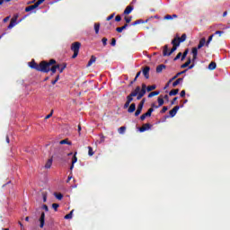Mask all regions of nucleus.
<instances>
[{
	"mask_svg": "<svg viewBox=\"0 0 230 230\" xmlns=\"http://www.w3.org/2000/svg\"><path fill=\"white\" fill-rule=\"evenodd\" d=\"M55 64H57V60L55 59H50L49 61L43 60L40 62V64H37L35 59H32L29 62V67H31V69L40 71V73H49V71H51L52 74H55L57 73V69H60V65Z\"/></svg>",
	"mask_w": 230,
	"mask_h": 230,
	"instance_id": "1",
	"label": "nucleus"
},
{
	"mask_svg": "<svg viewBox=\"0 0 230 230\" xmlns=\"http://www.w3.org/2000/svg\"><path fill=\"white\" fill-rule=\"evenodd\" d=\"M177 40V39H173L172 40V48L170 50V52H168V45H165L164 47V50H163V55L164 57H170V55H172V53H174V51H177V48H179V42L175 43V41Z\"/></svg>",
	"mask_w": 230,
	"mask_h": 230,
	"instance_id": "2",
	"label": "nucleus"
},
{
	"mask_svg": "<svg viewBox=\"0 0 230 230\" xmlns=\"http://www.w3.org/2000/svg\"><path fill=\"white\" fill-rule=\"evenodd\" d=\"M80 48H82V43L79 41L72 43L70 48L71 51L74 52L72 58H76V57H78V53H80Z\"/></svg>",
	"mask_w": 230,
	"mask_h": 230,
	"instance_id": "3",
	"label": "nucleus"
},
{
	"mask_svg": "<svg viewBox=\"0 0 230 230\" xmlns=\"http://www.w3.org/2000/svg\"><path fill=\"white\" fill-rule=\"evenodd\" d=\"M139 91H141V87L137 86L136 89L133 92H131L129 95L127 96V101L132 103L135 96H137H137L139 94Z\"/></svg>",
	"mask_w": 230,
	"mask_h": 230,
	"instance_id": "4",
	"label": "nucleus"
},
{
	"mask_svg": "<svg viewBox=\"0 0 230 230\" xmlns=\"http://www.w3.org/2000/svg\"><path fill=\"white\" fill-rule=\"evenodd\" d=\"M146 84H142V88H140V91L138 92L137 100H141V98L146 94Z\"/></svg>",
	"mask_w": 230,
	"mask_h": 230,
	"instance_id": "5",
	"label": "nucleus"
},
{
	"mask_svg": "<svg viewBox=\"0 0 230 230\" xmlns=\"http://www.w3.org/2000/svg\"><path fill=\"white\" fill-rule=\"evenodd\" d=\"M18 17H19L18 15H14V17H13L11 19V22H10L9 25L7 26V30H12V28H13L17 24Z\"/></svg>",
	"mask_w": 230,
	"mask_h": 230,
	"instance_id": "6",
	"label": "nucleus"
},
{
	"mask_svg": "<svg viewBox=\"0 0 230 230\" xmlns=\"http://www.w3.org/2000/svg\"><path fill=\"white\" fill-rule=\"evenodd\" d=\"M142 73L145 76V78L146 80H148V78H150V66H145L143 69H142Z\"/></svg>",
	"mask_w": 230,
	"mask_h": 230,
	"instance_id": "7",
	"label": "nucleus"
},
{
	"mask_svg": "<svg viewBox=\"0 0 230 230\" xmlns=\"http://www.w3.org/2000/svg\"><path fill=\"white\" fill-rule=\"evenodd\" d=\"M152 128V125L150 123L143 124L141 128H139V132H146V130H150Z\"/></svg>",
	"mask_w": 230,
	"mask_h": 230,
	"instance_id": "8",
	"label": "nucleus"
},
{
	"mask_svg": "<svg viewBox=\"0 0 230 230\" xmlns=\"http://www.w3.org/2000/svg\"><path fill=\"white\" fill-rule=\"evenodd\" d=\"M181 109L180 106H175L172 110H171L169 111L170 117L171 118H175L177 112L179 111V110Z\"/></svg>",
	"mask_w": 230,
	"mask_h": 230,
	"instance_id": "9",
	"label": "nucleus"
},
{
	"mask_svg": "<svg viewBox=\"0 0 230 230\" xmlns=\"http://www.w3.org/2000/svg\"><path fill=\"white\" fill-rule=\"evenodd\" d=\"M46 222V214L44 212L41 213L40 217V227L42 229L44 227V224Z\"/></svg>",
	"mask_w": 230,
	"mask_h": 230,
	"instance_id": "10",
	"label": "nucleus"
},
{
	"mask_svg": "<svg viewBox=\"0 0 230 230\" xmlns=\"http://www.w3.org/2000/svg\"><path fill=\"white\" fill-rule=\"evenodd\" d=\"M199 48H192L191 53H192V62H195L197 60V56L199 55Z\"/></svg>",
	"mask_w": 230,
	"mask_h": 230,
	"instance_id": "11",
	"label": "nucleus"
},
{
	"mask_svg": "<svg viewBox=\"0 0 230 230\" xmlns=\"http://www.w3.org/2000/svg\"><path fill=\"white\" fill-rule=\"evenodd\" d=\"M186 71H188V69H185L181 72L177 73L172 78H171L169 80V84H172V82H173V80H177V78H179V76H181V75H184V73H186Z\"/></svg>",
	"mask_w": 230,
	"mask_h": 230,
	"instance_id": "12",
	"label": "nucleus"
},
{
	"mask_svg": "<svg viewBox=\"0 0 230 230\" xmlns=\"http://www.w3.org/2000/svg\"><path fill=\"white\" fill-rule=\"evenodd\" d=\"M164 105V99L159 97L158 98V106H155V104H152V107H155V109H159V107H163Z\"/></svg>",
	"mask_w": 230,
	"mask_h": 230,
	"instance_id": "13",
	"label": "nucleus"
},
{
	"mask_svg": "<svg viewBox=\"0 0 230 230\" xmlns=\"http://www.w3.org/2000/svg\"><path fill=\"white\" fill-rule=\"evenodd\" d=\"M206 38H201L200 40H199V43L198 45V49H201V48H204V46H206Z\"/></svg>",
	"mask_w": 230,
	"mask_h": 230,
	"instance_id": "14",
	"label": "nucleus"
},
{
	"mask_svg": "<svg viewBox=\"0 0 230 230\" xmlns=\"http://www.w3.org/2000/svg\"><path fill=\"white\" fill-rule=\"evenodd\" d=\"M132 10H134V6L132 5L127 6L126 9L124 10V15H128L132 13Z\"/></svg>",
	"mask_w": 230,
	"mask_h": 230,
	"instance_id": "15",
	"label": "nucleus"
},
{
	"mask_svg": "<svg viewBox=\"0 0 230 230\" xmlns=\"http://www.w3.org/2000/svg\"><path fill=\"white\" fill-rule=\"evenodd\" d=\"M77 161H78V157H76V152H75L72 157V164L70 166V170H73V168H75V164H76Z\"/></svg>",
	"mask_w": 230,
	"mask_h": 230,
	"instance_id": "16",
	"label": "nucleus"
},
{
	"mask_svg": "<svg viewBox=\"0 0 230 230\" xmlns=\"http://www.w3.org/2000/svg\"><path fill=\"white\" fill-rule=\"evenodd\" d=\"M186 38H187L186 33H183V34L181 35V37H180V38H174V39H176V40H178L179 45L181 46V42H184V41L186 40Z\"/></svg>",
	"mask_w": 230,
	"mask_h": 230,
	"instance_id": "17",
	"label": "nucleus"
},
{
	"mask_svg": "<svg viewBox=\"0 0 230 230\" xmlns=\"http://www.w3.org/2000/svg\"><path fill=\"white\" fill-rule=\"evenodd\" d=\"M36 8H39V5L37 4H34L32 5L27 6L25 8V12H31V10H35Z\"/></svg>",
	"mask_w": 230,
	"mask_h": 230,
	"instance_id": "18",
	"label": "nucleus"
},
{
	"mask_svg": "<svg viewBox=\"0 0 230 230\" xmlns=\"http://www.w3.org/2000/svg\"><path fill=\"white\" fill-rule=\"evenodd\" d=\"M94 62H96V58L94 56H91V58L87 64V67H91L94 64Z\"/></svg>",
	"mask_w": 230,
	"mask_h": 230,
	"instance_id": "19",
	"label": "nucleus"
},
{
	"mask_svg": "<svg viewBox=\"0 0 230 230\" xmlns=\"http://www.w3.org/2000/svg\"><path fill=\"white\" fill-rule=\"evenodd\" d=\"M128 27V24L125 23L122 27L116 28V31H118V33H121L123 30H127Z\"/></svg>",
	"mask_w": 230,
	"mask_h": 230,
	"instance_id": "20",
	"label": "nucleus"
},
{
	"mask_svg": "<svg viewBox=\"0 0 230 230\" xmlns=\"http://www.w3.org/2000/svg\"><path fill=\"white\" fill-rule=\"evenodd\" d=\"M135 111H136V103H131L128 109V112H129V114H132V112H134Z\"/></svg>",
	"mask_w": 230,
	"mask_h": 230,
	"instance_id": "21",
	"label": "nucleus"
},
{
	"mask_svg": "<svg viewBox=\"0 0 230 230\" xmlns=\"http://www.w3.org/2000/svg\"><path fill=\"white\" fill-rule=\"evenodd\" d=\"M208 69H209V71H215V69H217V63L212 61L208 65Z\"/></svg>",
	"mask_w": 230,
	"mask_h": 230,
	"instance_id": "22",
	"label": "nucleus"
},
{
	"mask_svg": "<svg viewBox=\"0 0 230 230\" xmlns=\"http://www.w3.org/2000/svg\"><path fill=\"white\" fill-rule=\"evenodd\" d=\"M166 67L165 65H159L156 66V73H163V69H164Z\"/></svg>",
	"mask_w": 230,
	"mask_h": 230,
	"instance_id": "23",
	"label": "nucleus"
},
{
	"mask_svg": "<svg viewBox=\"0 0 230 230\" xmlns=\"http://www.w3.org/2000/svg\"><path fill=\"white\" fill-rule=\"evenodd\" d=\"M179 94V89H172L169 93V96H177Z\"/></svg>",
	"mask_w": 230,
	"mask_h": 230,
	"instance_id": "24",
	"label": "nucleus"
},
{
	"mask_svg": "<svg viewBox=\"0 0 230 230\" xmlns=\"http://www.w3.org/2000/svg\"><path fill=\"white\" fill-rule=\"evenodd\" d=\"M51 164H53V158H50L47 161L46 164H45V168L49 169L51 168Z\"/></svg>",
	"mask_w": 230,
	"mask_h": 230,
	"instance_id": "25",
	"label": "nucleus"
},
{
	"mask_svg": "<svg viewBox=\"0 0 230 230\" xmlns=\"http://www.w3.org/2000/svg\"><path fill=\"white\" fill-rule=\"evenodd\" d=\"M190 64H191V58H188L186 63H184L181 66V69H184V68L188 67V66H190Z\"/></svg>",
	"mask_w": 230,
	"mask_h": 230,
	"instance_id": "26",
	"label": "nucleus"
},
{
	"mask_svg": "<svg viewBox=\"0 0 230 230\" xmlns=\"http://www.w3.org/2000/svg\"><path fill=\"white\" fill-rule=\"evenodd\" d=\"M66 67H67V64L64 63L62 65H59V68H58V69L59 73H64V69H66Z\"/></svg>",
	"mask_w": 230,
	"mask_h": 230,
	"instance_id": "27",
	"label": "nucleus"
},
{
	"mask_svg": "<svg viewBox=\"0 0 230 230\" xmlns=\"http://www.w3.org/2000/svg\"><path fill=\"white\" fill-rule=\"evenodd\" d=\"M184 79L183 78H178L176 81L172 83V87H177L181 82H182Z\"/></svg>",
	"mask_w": 230,
	"mask_h": 230,
	"instance_id": "28",
	"label": "nucleus"
},
{
	"mask_svg": "<svg viewBox=\"0 0 230 230\" xmlns=\"http://www.w3.org/2000/svg\"><path fill=\"white\" fill-rule=\"evenodd\" d=\"M59 145H69V146H71V145H73V143L69 142V140L67 138H66V139L61 140L59 142Z\"/></svg>",
	"mask_w": 230,
	"mask_h": 230,
	"instance_id": "29",
	"label": "nucleus"
},
{
	"mask_svg": "<svg viewBox=\"0 0 230 230\" xmlns=\"http://www.w3.org/2000/svg\"><path fill=\"white\" fill-rule=\"evenodd\" d=\"M154 96H159V91H155V92H151L149 94H148V98H154Z\"/></svg>",
	"mask_w": 230,
	"mask_h": 230,
	"instance_id": "30",
	"label": "nucleus"
},
{
	"mask_svg": "<svg viewBox=\"0 0 230 230\" xmlns=\"http://www.w3.org/2000/svg\"><path fill=\"white\" fill-rule=\"evenodd\" d=\"M190 52V50L188 49H185V51L183 52V54H181V62L186 58V57H188V53Z\"/></svg>",
	"mask_w": 230,
	"mask_h": 230,
	"instance_id": "31",
	"label": "nucleus"
},
{
	"mask_svg": "<svg viewBox=\"0 0 230 230\" xmlns=\"http://www.w3.org/2000/svg\"><path fill=\"white\" fill-rule=\"evenodd\" d=\"M156 87L157 86L155 84L149 85L146 87V91H147V93H150L151 91H155Z\"/></svg>",
	"mask_w": 230,
	"mask_h": 230,
	"instance_id": "32",
	"label": "nucleus"
},
{
	"mask_svg": "<svg viewBox=\"0 0 230 230\" xmlns=\"http://www.w3.org/2000/svg\"><path fill=\"white\" fill-rule=\"evenodd\" d=\"M213 37H215V34L210 35V36L208 37V40L206 41V42H207V43H206V47H207V48H209V44H210L211 40H213Z\"/></svg>",
	"mask_w": 230,
	"mask_h": 230,
	"instance_id": "33",
	"label": "nucleus"
},
{
	"mask_svg": "<svg viewBox=\"0 0 230 230\" xmlns=\"http://www.w3.org/2000/svg\"><path fill=\"white\" fill-rule=\"evenodd\" d=\"M143 111V107L142 106H137V109L135 112V116H139V114H141V111Z\"/></svg>",
	"mask_w": 230,
	"mask_h": 230,
	"instance_id": "34",
	"label": "nucleus"
},
{
	"mask_svg": "<svg viewBox=\"0 0 230 230\" xmlns=\"http://www.w3.org/2000/svg\"><path fill=\"white\" fill-rule=\"evenodd\" d=\"M152 112H154V108H150L147 112L144 113L147 118H150L152 116Z\"/></svg>",
	"mask_w": 230,
	"mask_h": 230,
	"instance_id": "35",
	"label": "nucleus"
},
{
	"mask_svg": "<svg viewBox=\"0 0 230 230\" xmlns=\"http://www.w3.org/2000/svg\"><path fill=\"white\" fill-rule=\"evenodd\" d=\"M94 30L96 35H98L100 33V23H94Z\"/></svg>",
	"mask_w": 230,
	"mask_h": 230,
	"instance_id": "36",
	"label": "nucleus"
},
{
	"mask_svg": "<svg viewBox=\"0 0 230 230\" xmlns=\"http://www.w3.org/2000/svg\"><path fill=\"white\" fill-rule=\"evenodd\" d=\"M145 22L140 19V20H137L132 23V26H137V24H143Z\"/></svg>",
	"mask_w": 230,
	"mask_h": 230,
	"instance_id": "37",
	"label": "nucleus"
},
{
	"mask_svg": "<svg viewBox=\"0 0 230 230\" xmlns=\"http://www.w3.org/2000/svg\"><path fill=\"white\" fill-rule=\"evenodd\" d=\"M54 195L58 200H62V199H64V195H62V193H55Z\"/></svg>",
	"mask_w": 230,
	"mask_h": 230,
	"instance_id": "38",
	"label": "nucleus"
},
{
	"mask_svg": "<svg viewBox=\"0 0 230 230\" xmlns=\"http://www.w3.org/2000/svg\"><path fill=\"white\" fill-rule=\"evenodd\" d=\"M73 211H74V210L70 211L69 214H67V215L65 216V219H66V220H69V219L73 218Z\"/></svg>",
	"mask_w": 230,
	"mask_h": 230,
	"instance_id": "39",
	"label": "nucleus"
},
{
	"mask_svg": "<svg viewBox=\"0 0 230 230\" xmlns=\"http://www.w3.org/2000/svg\"><path fill=\"white\" fill-rule=\"evenodd\" d=\"M88 155H90V157H93V155H94V151H93V147L88 146Z\"/></svg>",
	"mask_w": 230,
	"mask_h": 230,
	"instance_id": "40",
	"label": "nucleus"
},
{
	"mask_svg": "<svg viewBox=\"0 0 230 230\" xmlns=\"http://www.w3.org/2000/svg\"><path fill=\"white\" fill-rule=\"evenodd\" d=\"M127 130V128L125 126H122L119 128V134H125V131Z\"/></svg>",
	"mask_w": 230,
	"mask_h": 230,
	"instance_id": "41",
	"label": "nucleus"
},
{
	"mask_svg": "<svg viewBox=\"0 0 230 230\" xmlns=\"http://www.w3.org/2000/svg\"><path fill=\"white\" fill-rule=\"evenodd\" d=\"M52 208L54 211H58V208H60V205L58 203H53Z\"/></svg>",
	"mask_w": 230,
	"mask_h": 230,
	"instance_id": "42",
	"label": "nucleus"
},
{
	"mask_svg": "<svg viewBox=\"0 0 230 230\" xmlns=\"http://www.w3.org/2000/svg\"><path fill=\"white\" fill-rule=\"evenodd\" d=\"M58 80H60V75H58L55 78V80H53L51 82L52 85H55V84H57V82H58Z\"/></svg>",
	"mask_w": 230,
	"mask_h": 230,
	"instance_id": "43",
	"label": "nucleus"
},
{
	"mask_svg": "<svg viewBox=\"0 0 230 230\" xmlns=\"http://www.w3.org/2000/svg\"><path fill=\"white\" fill-rule=\"evenodd\" d=\"M125 21H126V24H128L129 22H131V21H132V16H129V17H127V16H125Z\"/></svg>",
	"mask_w": 230,
	"mask_h": 230,
	"instance_id": "44",
	"label": "nucleus"
},
{
	"mask_svg": "<svg viewBox=\"0 0 230 230\" xmlns=\"http://www.w3.org/2000/svg\"><path fill=\"white\" fill-rule=\"evenodd\" d=\"M181 57H182V52H179L178 54H177V56L174 58V61H177V60H179V58H181Z\"/></svg>",
	"mask_w": 230,
	"mask_h": 230,
	"instance_id": "45",
	"label": "nucleus"
},
{
	"mask_svg": "<svg viewBox=\"0 0 230 230\" xmlns=\"http://www.w3.org/2000/svg\"><path fill=\"white\" fill-rule=\"evenodd\" d=\"M114 15H116V13H111L110 16L106 18V21H111V19H114Z\"/></svg>",
	"mask_w": 230,
	"mask_h": 230,
	"instance_id": "46",
	"label": "nucleus"
},
{
	"mask_svg": "<svg viewBox=\"0 0 230 230\" xmlns=\"http://www.w3.org/2000/svg\"><path fill=\"white\" fill-rule=\"evenodd\" d=\"M139 76H141V71L137 72L135 78H134V82L137 81V78H139Z\"/></svg>",
	"mask_w": 230,
	"mask_h": 230,
	"instance_id": "47",
	"label": "nucleus"
},
{
	"mask_svg": "<svg viewBox=\"0 0 230 230\" xmlns=\"http://www.w3.org/2000/svg\"><path fill=\"white\" fill-rule=\"evenodd\" d=\"M166 111H168V108L166 106H164L160 112H161V114H164V112H166Z\"/></svg>",
	"mask_w": 230,
	"mask_h": 230,
	"instance_id": "48",
	"label": "nucleus"
},
{
	"mask_svg": "<svg viewBox=\"0 0 230 230\" xmlns=\"http://www.w3.org/2000/svg\"><path fill=\"white\" fill-rule=\"evenodd\" d=\"M44 1L46 0H37V2L35 3L38 6H40V4H42V3H44Z\"/></svg>",
	"mask_w": 230,
	"mask_h": 230,
	"instance_id": "49",
	"label": "nucleus"
},
{
	"mask_svg": "<svg viewBox=\"0 0 230 230\" xmlns=\"http://www.w3.org/2000/svg\"><path fill=\"white\" fill-rule=\"evenodd\" d=\"M164 19H165V21H170V20L172 19V16L170 15V14H167V15L164 16Z\"/></svg>",
	"mask_w": 230,
	"mask_h": 230,
	"instance_id": "50",
	"label": "nucleus"
},
{
	"mask_svg": "<svg viewBox=\"0 0 230 230\" xmlns=\"http://www.w3.org/2000/svg\"><path fill=\"white\" fill-rule=\"evenodd\" d=\"M53 116V110H51L50 113L45 117V119H49Z\"/></svg>",
	"mask_w": 230,
	"mask_h": 230,
	"instance_id": "51",
	"label": "nucleus"
},
{
	"mask_svg": "<svg viewBox=\"0 0 230 230\" xmlns=\"http://www.w3.org/2000/svg\"><path fill=\"white\" fill-rule=\"evenodd\" d=\"M180 96H181V98H184V96H186V91H185V90H182V91L181 92V93H180Z\"/></svg>",
	"mask_w": 230,
	"mask_h": 230,
	"instance_id": "52",
	"label": "nucleus"
},
{
	"mask_svg": "<svg viewBox=\"0 0 230 230\" xmlns=\"http://www.w3.org/2000/svg\"><path fill=\"white\" fill-rule=\"evenodd\" d=\"M107 40H108L107 38H102V42L103 46H107Z\"/></svg>",
	"mask_w": 230,
	"mask_h": 230,
	"instance_id": "53",
	"label": "nucleus"
},
{
	"mask_svg": "<svg viewBox=\"0 0 230 230\" xmlns=\"http://www.w3.org/2000/svg\"><path fill=\"white\" fill-rule=\"evenodd\" d=\"M146 118H147V117L146 116L145 113L140 116L141 121H145V119H146Z\"/></svg>",
	"mask_w": 230,
	"mask_h": 230,
	"instance_id": "54",
	"label": "nucleus"
},
{
	"mask_svg": "<svg viewBox=\"0 0 230 230\" xmlns=\"http://www.w3.org/2000/svg\"><path fill=\"white\" fill-rule=\"evenodd\" d=\"M115 21H116V22H119V21H121V16L120 15H117L115 17Z\"/></svg>",
	"mask_w": 230,
	"mask_h": 230,
	"instance_id": "55",
	"label": "nucleus"
},
{
	"mask_svg": "<svg viewBox=\"0 0 230 230\" xmlns=\"http://www.w3.org/2000/svg\"><path fill=\"white\" fill-rule=\"evenodd\" d=\"M144 105H145V99H143V100L139 102L138 106L143 108Z\"/></svg>",
	"mask_w": 230,
	"mask_h": 230,
	"instance_id": "56",
	"label": "nucleus"
},
{
	"mask_svg": "<svg viewBox=\"0 0 230 230\" xmlns=\"http://www.w3.org/2000/svg\"><path fill=\"white\" fill-rule=\"evenodd\" d=\"M144 105H145V99H143V100L139 102L138 106L143 108Z\"/></svg>",
	"mask_w": 230,
	"mask_h": 230,
	"instance_id": "57",
	"label": "nucleus"
},
{
	"mask_svg": "<svg viewBox=\"0 0 230 230\" xmlns=\"http://www.w3.org/2000/svg\"><path fill=\"white\" fill-rule=\"evenodd\" d=\"M176 100H179V98L178 97H174L173 99H172V101L171 102V105H175V101Z\"/></svg>",
	"mask_w": 230,
	"mask_h": 230,
	"instance_id": "58",
	"label": "nucleus"
},
{
	"mask_svg": "<svg viewBox=\"0 0 230 230\" xmlns=\"http://www.w3.org/2000/svg\"><path fill=\"white\" fill-rule=\"evenodd\" d=\"M111 46H116V39L111 40Z\"/></svg>",
	"mask_w": 230,
	"mask_h": 230,
	"instance_id": "59",
	"label": "nucleus"
},
{
	"mask_svg": "<svg viewBox=\"0 0 230 230\" xmlns=\"http://www.w3.org/2000/svg\"><path fill=\"white\" fill-rule=\"evenodd\" d=\"M222 34H224V31H217L215 32V35H222Z\"/></svg>",
	"mask_w": 230,
	"mask_h": 230,
	"instance_id": "60",
	"label": "nucleus"
},
{
	"mask_svg": "<svg viewBox=\"0 0 230 230\" xmlns=\"http://www.w3.org/2000/svg\"><path fill=\"white\" fill-rule=\"evenodd\" d=\"M42 208L45 211H49V208H48V205H43Z\"/></svg>",
	"mask_w": 230,
	"mask_h": 230,
	"instance_id": "61",
	"label": "nucleus"
},
{
	"mask_svg": "<svg viewBox=\"0 0 230 230\" xmlns=\"http://www.w3.org/2000/svg\"><path fill=\"white\" fill-rule=\"evenodd\" d=\"M9 21H10V16H7V17H5V18L3 20L4 22H8Z\"/></svg>",
	"mask_w": 230,
	"mask_h": 230,
	"instance_id": "62",
	"label": "nucleus"
},
{
	"mask_svg": "<svg viewBox=\"0 0 230 230\" xmlns=\"http://www.w3.org/2000/svg\"><path fill=\"white\" fill-rule=\"evenodd\" d=\"M195 67V62H192V64L189 66L188 69H193Z\"/></svg>",
	"mask_w": 230,
	"mask_h": 230,
	"instance_id": "63",
	"label": "nucleus"
},
{
	"mask_svg": "<svg viewBox=\"0 0 230 230\" xmlns=\"http://www.w3.org/2000/svg\"><path fill=\"white\" fill-rule=\"evenodd\" d=\"M164 98L166 100V102H169L170 97L168 96V94L164 95Z\"/></svg>",
	"mask_w": 230,
	"mask_h": 230,
	"instance_id": "64",
	"label": "nucleus"
}]
</instances>
